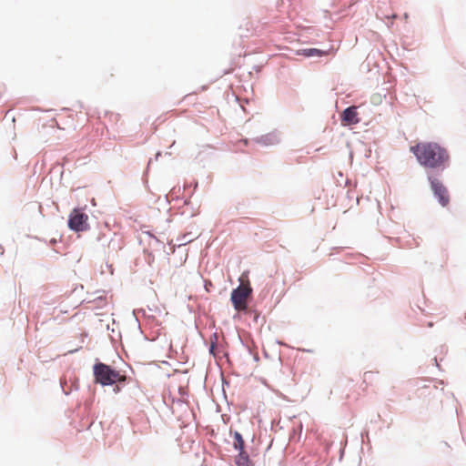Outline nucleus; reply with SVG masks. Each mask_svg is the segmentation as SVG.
<instances>
[{
	"instance_id": "f257e3e1",
	"label": "nucleus",
	"mask_w": 466,
	"mask_h": 466,
	"mask_svg": "<svg viewBox=\"0 0 466 466\" xmlns=\"http://www.w3.org/2000/svg\"><path fill=\"white\" fill-rule=\"evenodd\" d=\"M418 162L424 167L444 169L449 165L448 151L435 142H420L410 147Z\"/></svg>"
},
{
	"instance_id": "f03ea898",
	"label": "nucleus",
	"mask_w": 466,
	"mask_h": 466,
	"mask_svg": "<svg viewBox=\"0 0 466 466\" xmlns=\"http://www.w3.org/2000/svg\"><path fill=\"white\" fill-rule=\"evenodd\" d=\"M94 376L97 383L103 386L113 385L116 382H124L127 380L125 374L104 363H96L94 366Z\"/></svg>"
},
{
	"instance_id": "7ed1b4c3",
	"label": "nucleus",
	"mask_w": 466,
	"mask_h": 466,
	"mask_svg": "<svg viewBox=\"0 0 466 466\" xmlns=\"http://www.w3.org/2000/svg\"><path fill=\"white\" fill-rule=\"evenodd\" d=\"M240 285L231 292V302L238 311H244L248 309V299L252 294V288L247 275L239 278Z\"/></svg>"
},
{
	"instance_id": "20e7f679",
	"label": "nucleus",
	"mask_w": 466,
	"mask_h": 466,
	"mask_svg": "<svg viewBox=\"0 0 466 466\" xmlns=\"http://www.w3.org/2000/svg\"><path fill=\"white\" fill-rule=\"evenodd\" d=\"M88 216L79 209L75 208L71 211L68 219V227L70 229L79 232L85 231L88 228Z\"/></svg>"
},
{
	"instance_id": "39448f33",
	"label": "nucleus",
	"mask_w": 466,
	"mask_h": 466,
	"mask_svg": "<svg viewBox=\"0 0 466 466\" xmlns=\"http://www.w3.org/2000/svg\"><path fill=\"white\" fill-rule=\"evenodd\" d=\"M429 180L431 190L433 191L434 196L438 198L439 203L442 207H446L450 203V195L447 187L436 177H429Z\"/></svg>"
},
{
	"instance_id": "423d86ee",
	"label": "nucleus",
	"mask_w": 466,
	"mask_h": 466,
	"mask_svg": "<svg viewBox=\"0 0 466 466\" xmlns=\"http://www.w3.org/2000/svg\"><path fill=\"white\" fill-rule=\"evenodd\" d=\"M341 121L345 126L355 125L359 123L357 107L352 106L346 108L341 114Z\"/></svg>"
},
{
	"instance_id": "0eeeda50",
	"label": "nucleus",
	"mask_w": 466,
	"mask_h": 466,
	"mask_svg": "<svg viewBox=\"0 0 466 466\" xmlns=\"http://www.w3.org/2000/svg\"><path fill=\"white\" fill-rule=\"evenodd\" d=\"M298 55H302L304 56L309 57V56H328L329 54V50H320L318 48H307V49H301L297 52Z\"/></svg>"
},
{
	"instance_id": "6e6552de",
	"label": "nucleus",
	"mask_w": 466,
	"mask_h": 466,
	"mask_svg": "<svg viewBox=\"0 0 466 466\" xmlns=\"http://www.w3.org/2000/svg\"><path fill=\"white\" fill-rule=\"evenodd\" d=\"M236 464L238 466H252L248 455L244 451H238V455L236 457Z\"/></svg>"
},
{
	"instance_id": "1a4fd4ad",
	"label": "nucleus",
	"mask_w": 466,
	"mask_h": 466,
	"mask_svg": "<svg viewBox=\"0 0 466 466\" xmlns=\"http://www.w3.org/2000/svg\"><path fill=\"white\" fill-rule=\"evenodd\" d=\"M233 438H234V441H233V446L236 450H238V451H244V446H245V441L241 436V434L238 431H235L234 434H233Z\"/></svg>"
},
{
	"instance_id": "9d476101",
	"label": "nucleus",
	"mask_w": 466,
	"mask_h": 466,
	"mask_svg": "<svg viewBox=\"0 0 466 466\" xmlns=\"http://www.w3.org/2000/svg\"><path fill=\"white\" fill-rule=\"evenodd\" d=\"M258 141L265 145H271L277 141V137L274 135L268 134L261 137Z\"/></svg>"
},
{
	"instance_id": "9b49d317",
	"label": "nucleus",
	"mask_w": 466,
	"mask_h": 466,
	"mask_svg": "<svg viewBox=\"0 0 466 466\" xmlns=\"http://www.w3.org/2000/svg\"><path fill=\"white\" fill-rule=\"evenodd\" d=\"M372 374H373V372H372V371L365 372V373H364V380H366L367 378L370 377Z\"/></svg>"
},
{
	"instance_id": "f8f14e48",
	"label": "nucleus",
	"mask_w": 466,
	"mask_h": 466,
	"mask_svg": "<svg viewBox=\"0 0 466 466\" xmlns=\"http://www.w3.org/2000/svg\"><path fill=\"white\" fill-rule=\"evenodd\" d=\"M115 391H116V392H117V391H119V388H118V387H116V390H115Z\"/></svg>"
}]
</instances>
